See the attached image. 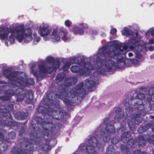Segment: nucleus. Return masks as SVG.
I'll return each instance as SVG.
<instances>
[{"instance_id": "nucleus-15", "label": "nucleus", "mask_w": 154, "mask_h": 154, "mask_svg": "<svg viewBox=\"0 0 154 154\" xmlns=\"http://www.w3.org/2000/svg\"><path fill=\"white\" fill-rule=\"evenodd\" d=\"M5 95L1 96L0 100L3 101H9L11 100V97L15 95L14 91L12 89H9L4 91Z\"/></svg>"}, {"instance_id": "nucleus-35", "label": "nucleus", "mask_w": 154, "mask_h": 154, "mask_svg": "<svg viewBox=\"0 0 154 154\" xmlns=\"http://www.w3.org/2000/svg\"><path fill=\"white\" fill-rule=\"evenodd\" d=\"M72 24V22L69 20H66L65 22V25L68 27H70Z\"/></svg>"}, {"instance_id": "nucleus-18", "label": "nucleus", "mask_w": 154, "mask_h": 154, "mask_svg": "<svg viewBox=\"0 0 154 154\" xmlns=\"http://www.w3.org/2000/svg\"><path fill=\"white\" fill-rule=\"evenodd\" d=\"M134 144L135 143H137L139 146H145L146 143V140L144 136L140 135L137 137L134 140Z\"/></svg>"}, {"instance_id": "nucleus-27", "label": "nucleus", "mask_w": 154, "mask_h": 154, "mask_svg": "<svg viewBox=\"0 0 154 154\" xmlns=\"http://www.w3.org/2000/svg\"><path fill=\"white\" fill-rule=\"evenodd\" d=\"M65 78V75L63 73H60L57 75L56 80L58 82H60L63 80Z\"/></svg>"}, {"instance_id": "nucleus-30", "label": "nucleus", "mask_w": 154, "mask_h": 154, "mask_svg": "<svg viewBox=\"0 0 154 154\" xmlns=\"http://www.w3.org/2000/svg\"><path fill=\"white\" fill-rule=\"evenodd\" d=\"M120 140V138L118 136H115L113 137L111 140L112 143L114 144H115L118 143Z\"/></svg>"}, {"instance_id": "nucleus-9", "label": "nucleus", "mask_w": 154, "mask_h": 154, "mask_svg": "<svg viewBox=\"0 0 154 154\" xmlns=\"http://www.w3.org/2000/svg\"><path fill=\"white\" fill-rule=\"evenodd\" d=\"M16 100L20 102L22 101L26 97L25 102L28 104H30L32 103L33 95L32 92L25 88L19 89V92L16 94Z\"/></svg>"}, {"instance_id": "nucleus-5", "label": "nucleus", "mask_w": 154, "mask_h": 154, "mask_svg": "<svg viewBox=\"0 0 154 154\" xmlns=\"http://www.w3.org/2000/svg\"><path fill=\"white\" fill-rule=\"evenodd\" d=\"M126 100H124L123 103L125 105L127 106L126 107V116L128 113H129L133 110V108H136L139 111L138 113H134L131 116L130 119H128L127 123L130 130L132 131H135L136 129L135 125H138L140 123L142 120L141 115L143 114H145L147 112L146 110L144 107V104L143 103H140V102L134 101V100L129 99L127 102Z\"/></svg>"}, {"instance_id": "nucleus-6", "label": "nucleus", "mask_w": 154, "mask_h": 154, "mask_svg": "<svg viewBox=\"0 0 154 154\" xmlns=\"http://www.w3.org/2000/svg\"><path fill=\"white\" fill-rule=\"evenodd\" d=\"M21 72L17 71L12 72L8 69H5L3 72V75L10 80L11 84L14 85V86H26L27 85H32L34 83L33 79L29 78L26 79L23 77H20Z\"/></svg>"}, {"instance_id": "nucleus-31", "label": "nucleus", "mask_w": 154, "mask_h": 154, "mask_svg": "<svg viewBox=\"0 0 154 154\" xmlns=\"http://www.w3.org/2000/svg\"><path fill=\"white\" fill-rule=\"evenodd\" d=\"M71 66V63L69 62L65 63L62 67V69L64 71H66Z\"/></svg>"}, {"instance_id": "nucleus-39", "label": "nucleus", "mask_w": 154, "mask_h": 154, "mask_svg": "<svg viewBox=\"0 0 154 154\" xmlns=\"http://www.w3.org/2000/svg\"><path fill=\"white\" fill-rule=\"evenodd\" d=\"M33 36L35 37L34 38V40L37 42H38L40 41L41 39L40 37L39 36H36V34H34Z\"/></svg>"}, {"instance_id": "nucleus-4", "label": "nucleus", "mask_w": 154, "mask_h": 154, "mask_svg": "<svg viewBox=\"0 0 154 154\" xmlns=\"http://www.w3.org/2000/svg\"><path fill=\"white\" fill-rule=\"evenodd\" d=\"M32 32L29 28L25 30V27L23 25H19L15 28L13 27H0V38L4 39L7 38L8 35V40L12 44L14 43V35L16 34V38L19 42H21L24 39L25 43L30 42L32 39Z\"/></svg>"}, {"instance_id": "nucleus-26", "label": "nucleus", "mask_w": 154, "mask_h": 154, "mask_svg": "<svg viewBox=\"0 0 154 154\" xmlns=\"http://www.w3.org/2000/svg\"><path fill=\"white\" fill-rule=\"evenodd\" d=\"M16 134L14 131H11L6 136V138L8 139H14L15 138Z\"/></svg>"}, {"instance_id": "nucleus-24", "label": "nucleus", "mask_w": 154, "mask_h": 154, "mask_svg": "<svg viewBox=\"0 0 154 154\" xmlns=\"http://www.w3.org/2000/svg\"><path fill=\"white\" fill-rule=\"evenodd\" d=\"M145 98V95L144 94L139 93L137 94L136 97L135 98L136 99H138V101L140 102V103H143V100Z\"/></svg>"}, {"instance_id": "nucleus-19", "label": "nucleus", "mask_w": 154, "mask_h": 154, "mask_svg": "<svg viewBox=\"0 0 154 154\" xmlns=\"http://www.w3.org/2000/svg\"><path fill=\"white\" fill-rule=\"evenodd\" d=\"M38 33L41 36H46L50 34V30L47 26H40L39 28Z\"/></svg>"}, {"instance_id": "nucleus-8", "label": "nucleus", "mask_w": 154, "mask_h": 154, "mask_svg": "<svg viewBox=\"0 0 154 154\" xmlns=\"http://www.w3.org/2000/svg\"><path fill=\"white\" fill-rule=\"evenodd\" d=\"M47 62L50 63H53V66H46L44 63H42L38 65V71L35 70H32V74L37 77H39L43 79L45 77L46 74H51L54 71H56L57 68L54 66L55 63L57 67H58L60 65V62L58 60H55L53 57H48L46 59Z\"/></svg>"}, {"instance_id": "nucleus-33", "label": "nucleus", "mask_w": 154, "mask_h": 154, "mask_svg": "<svg viewBox=\"0 0 154 154\" xmlns=\"http://www.w3.org/2000/svg\"><path fill=\"white\" fill-rule=\"evenodd\" d=\"M135 57L136 58L140 59L142 58L143 56L139 52L137 51L135 52Z\"/></svg>"}, {"instance_id": "nucleus-11", "label": "nucleus", "mask_w": 154, "mask_h": 154, "mask_svg": "<svg viewBox=\"0 0 154 154\" xmlns=\"http://www.w3.org/2000/svg\"><path fill=\"white\" fill-rule=\"evenodd\" d=\"M151 127L152 129V135L148 137L147 140L148 142L154 144V122L153 121H151L145 125L140 126L138 129V131L140 133H143L147 131Z\"/></svg>"}, {"instance_id": "nucleus-43", "label": "nucleus", "mask_w": 154, "mask_h": 154, "mask_svg": "<svg viewBox=\"0 0 154 154\" xmlns=\"http://www.w3.org/2000/svg\"><path fill=\"white\" fill-rule=\"evenodd\" d=\"M149 49L150 51H153L154 50V47L152 46H150L149 47Z\"/></svg>"}, {"instance_id": "nucleus-51", "label": "nucleus", "mask_w": 154, "mask_h": 154, "mask_svg": "<svg viewBox=\"0 0 154 154\" xmlns=\"http://www.w3.org/2000/svg\"><path fill=\"white\" fill-rule=\"evenodd\" d=\"M153 154H154V153L153 152Z\"/></svg>"}, {"instance_id": "nucleus-37", "label": "nucleus", "mask_w": 154, "mask_h": 154, "mask_svg": "<svg viewBox=\"0 0 154 154\" xmlns=\"http://www.w3.org/2000/svg\"><path fill=\"white\" fill-rule=\"evenodd\" d=\"M147 100L149 102L152 101L154 102V94L149 96V97H147Z\"/></svg>"}, {"instance_id": "nucleus-46", "label": "nucleus", "mask_w": 154, "mask_h": 154, "mask_svg": "<svg viewBox=\"0 0 154 154\" xmlns=\"http://www.w3.org/2000/svg\"><path fill=\"white\" fill-rule=\"evenodd\" d=\"M128 56H129V57H132L133 56V54H132V53H131V52H130L128 53Z\"/></svg>"}, {"instance_id": "nucleus-32", "label": "nucleus", "mask_w": 154, "mask_h": 154, "mask_svg": "<svg viewBox=\"0 0 154 154\" xmlns=\"http://www.w3.org/2000/svg\"><path fill=\"white\" fill-rule=\"evenodd\" d=\"M131 44L135 47H138L139 45V42L136 38L132 40Z\"/></svg>"}, {"instance_id": "nucleus-34", "label": "nucleus", "mask_w": 154, "mask_h": 154, "mask_svg": "<svg viewBox=\"0 0 154 154\" xmlns=\"http://www.w3.org/2000/svg\"><path fill=\"white\" fill-rule=\"evenodd\" d=\"M134 154H148L146 152H141L140 149H137L134 150L133 152Z\"/></svg>"}, {"instance_id": "nucleus-7", "label": "nucleus", "mask_w": 154, "mask_h": 154, "mask_svg": "<svg viewBox=\"0 0 154 154\" xmlns=\"http://www.w3.org/2000/svg\"><path fill=\"white\" fill-rule=\"evenodd\" d=\"M14 101L10 102L8 105L4 109L0 108V125L2 126L14 127L17 126L18 123L13 121L10 112L14 111Z\"/></svg>"}, {"instance_id": "nucleus-17", "label": "nucleus", "mask_w": 154, "mask_h": 154, "mask_svg": "<svg viewBox=\"0 0 154 154\" xmlns=\"http://www.w3.org/2000/svg\"><path fill=\"white\" fill-rule=\"evenodd\" d=\"M115 112L116 115L114 118V119L117 122H119L124 116L123 112L120 107L116 108Z\"/></svg>"}, {"instance_id": "nucleus-41", "label": "nucleus", "mask_w": 154, "mask_h": 154, "mask_svg": "<svg viewBox=\"0 0 154 154\" xmlns=\"http://www.w3.org/2000/svg\"><path fill=\"white\" fill-rule=\"evenodd\" d=\"M149 32L151 34L152 36H154V29L153 28H151L149 30Z\"/></svg>"}, {"instance_id": "nucleus-49", "label": "nucleus", "mask_w": 154, "mask_h": 154, "mask_svg": "<svg viewBox=\"0 0 154 154\" xmlns=\"http://www.w3.org/2000/svg\"><path fill=\"white\" fill-rule=\"evenodd\" d=\"M119 153H120L118 151H116L114 153H113L112 154H119Z\"/></svg>"}, {"instance_id": "nucleus-44", "label": "nucleus", "mask_w": 154, "mask_h": 154, "mask_svg": "<svg viewBox=\"0 0 154 154\" xmlns=\"http://www.w3.org/2000/svg\"><path fill=\"white\" fill-rule=\"evenodd\" d=\"M150 107L151 110H154V103L150 105Z\"/></svg>"}, {"instance_id": "nucleus-3", "label": "nucleus", "mask_w": 154, "mask_h": 154, "mask_svg": "<svg viewBox=\"0 0 154 154\" xmlns=\"http://www.w3.org/2000/svg\"><path fill=\"white\" fill-rule=\"evenodd\" d=\"M84 85L83 82H81L69 92L66 87L63 88L58 94H55L53 92H47L46 94L48 101L51 105L55 100L56 96V97L62 100L68 107H71L73 104L77 101V97H82L84 95L87 94L86 90L83 88Z\"/></svg>"}, {"instance_id": "nucleus-28", "label": "nucleus", "mask_w": 154, "mask_h": 154, "mask_svg": "<svg viewBox=\"0 0 154 154\" xmlns=\"http://www.w3.org/2000/svg\"><path fill=\"white\" fill-rule=\"evenodd\" d=\"M123 33L124 34L127 36L133 35H134L132 31L129 29L127 27H125L124 29L123 30Z\"/></svg>"}, {"instance_id": "nucleus-23", "label": "nucleus", "mask_w": 154, "mask_h": 154, "mask_svg": "<svg viewBox=\"0 0 154 154\" xmlns=\"http://www.w3.org/2000/svg\"><path fill=\"white\" fill-rule=\"evenodd\" d=\"M10 141L7 140H5L3 142L0 143V148L1 149H3V150H6L8 147V143H9Z\"/></svg>"}, {"instance_id": "nucleus-50", "label": "nucleus", "mask_w": 154, "mask_h": 154, "mask_svg": "<svg viewBox=\"0 0 154 154\" xmlns=\"http://www.w3.org/2000/svg\"><path fill=\"white\" fill-rule=\"evenodd\" d=\"M134 48V47L133 45H131L130 46V48L131 49H133Z\"/></svg>"}, {"instance_id": "nucleus-13", "label": "nucleus", "mask_w": 154, "mask_h": 154, "mask_svg": "<svg viewBox=\"0 0 154 154\" xmlns=\"http://www.w3.org/2000/svg\"><path fill=\"white\" fill-rule=\"evenodd\" d=\"M121 141L125 143H127L130 147L134 144L133 138L131 137V133L129 131L124 132L121 134Z\"/></svg>"}, {"instance_id": "nucleus-2", "label": "nucleus", "mask_w": 154, "mask_h": 154, "mask_svg": "<svg viewBox=\"0 0 154 154\" xmlns=\"http://www.w3.org/2000/svg\"><path fill=\"white\" fill-rule=\"evenodd\" d=\"M128 46L121 44H116L115 45V49L110 50L108 52V49L106 47H103L100 49V56L96 59V68L100 69L103 65V62L105 63V67L106 71L113 72L116 67V63L113 60H107L108 57L115 60L118 63L123 62V59L126 57V53L123 51H126Z\"/></svg>"}, {"instance_id": "nucleus-25", "label": "nucleus", "mask_w": 154, "mask_h": 154, "mask_svg": "<svg viewBox=\"0 0 154 154\" xmlns=\"http://www.w3.org/2000/svg\"><path fill=\"white\" fill-rule=\"evenodd\" d=\"M114 146L111 145H109L106 149V153L107 154H111L115 151Z\"/></svg>"}, {"instance_id": "nucleus-14", "label": "nucleus", "mask_w": 154, "mask_h": 154, "mask_svg": "<svg viewBox=\"0 0 154 154\" xmlns=\"http://www.w3.org/2000/svg\"><path fill=\"white\" fill-rule=\"evenodd\" d=\"M79 27L76 25H74L72 29L69 30L75 34L82 35L84 33V30L88 28V25L84 23H81L79 24Z\"/></svg>"}, {"instance_id": "nucleus-16", "label": "nucleus", "mask_w": 154, "mask_h": 154, "mask_svg": "<svg viewBox=\"0 0 154 154\" xmlns=\"http://www.w3.org/2000/svg\"><path fill=\"white\" fill-rule=\"evenodd\" d=\"M77 82L75 77H70L66 79L64 81V85L66 87H69L75 85Z\"/></svg>"}, {"instance_id": "nucleus-20", "label": "nucleus", "mask_w": 154, "mask_h": 154, "mask_svg": "<svg viewBox=\"0 0 154 154\" xmlns=\"http://www.w3.org/2000/svg\"><path fill=\"white\" fill-rule=\"evenodd\" d=\"M96 84V82L94 80L88 79L85 81V86L88 89L94 87Z\"/></svg>"}, {"instance_id": "nucleus-10", "label": "nucleus", "mask_w": 154, "mask_h": 154, "mask_svg": "<svg viewBox=\"0 0 154 154\" xmlns=\"http://www.w3.org/2000/svg\"><path fill=\"white\" fill-rule=\"evenodd\" d=\"M82 63L85 67L81 68L80 66L78 65L73 66L71 67V71L74 73H79L80 75L85 73L88 70V69H93L94 68L92 65L89 62H85L84 59H82L80 62H79L77 64H80Z\"/></svg>"}, {"instance_id": "nucleus-45", "label": "nucleus", "mask_w": 154, "mask_h": 154, "mask_svg": "<svg viewBox=\"0 0 154 154\" xmlns=\"http://www.w3.org/2000/svg\"><path fill=\"white\" fill-rule=\"evenodd\" d=\"M105 69H101L100 71V73L102 74H104L105 73Z\"/></svg>"}, {"instance_id": "nucleus-38", "label": "nucleus", "mask_w": 154, "mask_h": 154, "mask_svg": "<svg viewBox=\"0 0 154 154\" xmlns=\"http://www.w3.org/2000/svg\"><path fill=\"white\" fill-rule=\"evenodd\" d=\"M132 62L135 65H137L139 64V61L137 59H133Z\"/></svg>"}, {"instance_id": "nucleus-36", "label": "nucleus", "mask_w": 154, "mask_h": 154, "mask_svg": "<svg viewBox=\"0 0 154 154\" xmlns=\"http://www.w3.org/2000/svg\"><path fill=\"white\" fill-rule=\"evenodd\" d=\"M149 96L154 94V87H152L149 88Z\"/></svg>"}, {"instance_id": "nucleus-1", "label": "nucleus", "mask_w": 154, "mask_h": 154, "mask_svg": "<svg viewBox=\"0 0 154 154\" xmlns=\"http://www.w3.org/2000/svg\"><path fill=\"white\" fill-rule=\"evenodd\" d=\"M45 106L38 105V112L42 113L45 119H56L61 120L63 118L64 114L61 111L54 110L50 108V106ZM34 119L36 123L32 125L33 129L30 134V139H25L20 143V147H14L11 150L14 154H30L34 151V144H40L41 149L48 151L50 149L49 143V137L51 138L56 135V126L52 120L51 122H46L40 117L36 116Z\"/></svg>"}, {"instance_id": "nucleus-40", "label": "nucleus", "mask_w": 154, "mask_h": 154, "mask_svg": "<svg viewBox=\"0 0 154 154\" xmlns=\"http://www.w3.org/2000/svg\"><path fill=\"white\" fill-rule=\"evenodd\" d=\"M117 32V30L115 28L112 29L110 31V33L112 35H114Z\"/></svg>"}, {"instance_id": "nucleus-29", "label": "nucleus", "mask_w": 154, "mask_h": 154, "mask_svg": "<svg viewBox=\"0 0 154 154\" xmlns=\"http://www.w3.org/2000/svg\"><path fill=\"white\" fill-rule=\"evenodd\" d=\"M26 128V126L23 125L21 127V128L19 131V135L20 137H21L23 134L25 132Z\"/></svg>"}, {"instance_id": "nucleus-22", "label": "nucleus", "mask_w": 154, "mask_h": 154, "mask_svg": "<svg viewBox=\"0 0 154 154\" xmlns=\"http://www.w3.org/2000/svg\"><path fill=\"white\" fill-rule=\"evenodd\" d=\"M122 152L124 154H131L129 148L127 146L122 144L121 146Z\"/></svg>"}, {"instance_id": "nucleus-21", "label": "nucleus", "mask_w": 154, "mask_h": 154, "mask_svg": "<svg viewBox=\"0 0 154 154\" xmlns=\"http://www.w3.org/2000/svg\"><path fill=\"white\" fill-rule=\"evenodd\" d=\"M14 115L16 119L19 120H23L26 117V114L23 112H17Z\"/></svg>"}, {"instance_id": "nucleus-52", "label": "nucleus", "mask_w": 154, "mask_h": 154, "mask_svg": "<svg viewBox=\"0 0 154 154\" xmlns=\"http://www.w3.org/2000/svg\"><path fill=\"white\" fill-rule=\"evenodd\" d=\"M46 106V105H45V106Z\"/></svg>"}, {"instance_id": "nucleus-47", "label": "nucleus", "mask_w": 154, "mask_h": 154, "mask_svg": "<svg viewBox=\"0 0 154 154\" xmlns=\"http://www.w3.org/2000/svg\"><path fill=\"white\" fill-rule=\"evenodd\" d=\"M149 118L151 119H154V116L152 115H150L149 116Z\"/></svg>"}, {"instance_id": "nucleus-12", "label": "nucleus", "mask_w": 154, "mask_h": 154, "mask_svg": "<svg viewBox=\"0 0 154 154\" xmlns=\"http://www.w3.org/2000/svg\"><path fill=\"white\" fill-rule=\"evenodd\" d=\"M68 33L67 30L64 27H61L60 29L59 33L58 29H54L51 35V38L54 42L59 41L60 40V37L63 38L66 37Z\"/></svg>"}, {"instance_id": "nucleus-42", "label": "nucleus", "mask_w": 154, "mask_h": 154, "mask_svg": "<svg viewBox=\"0 0 154 154\" xmlns=\"http://www.w3.org/2000/svg\"><path fill=\"white\" fill-rule=\"evenodd\" d=\"M149 42L151 44H154V37L153 38L149 40Z\"/></svg>"}, {"instance_id": "nucleus-48", "label": "nucleus", "mask_w": 154, "mask_h": 154, "mask_svg": "<svg viewBox=\"0 0 154 154\" xmlns=\"http://www.w3.org/2000/svg\"><path fill=\"white\" fill-rule=\"evenodd\" d=\"M123 123H124V125H125L126 122H122L121 123V125L122 126L123 125Z\"/></svg>"}]
</instances>
